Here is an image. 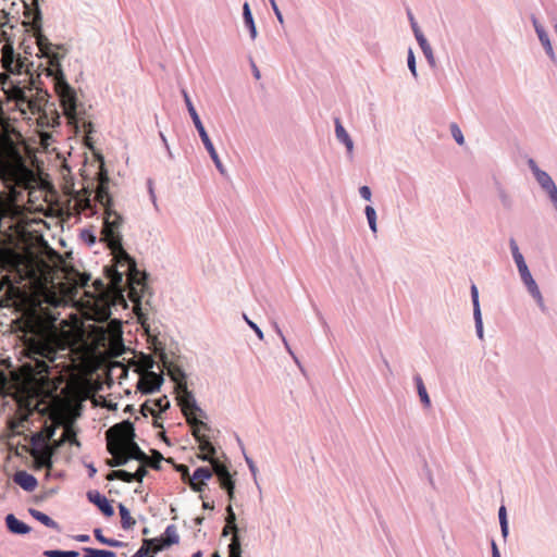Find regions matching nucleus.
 Masks as SVG:
<instances>
[{
	"label": "nucleus",
	"mask_w": 557,
	"mask_h": 557,
	"mask_svg": "<svg viewBox=\"0 0 557 557\" xmlns=\"http://www.w3.org/2000/svg\"><path fill=\"white\" fill-rule=\"evenodd\" d=\"M32 3L22 1L24 15L27 18L24 22L28 30L35 34L38 49L42 55L49 59L51 63V76L53 77L54 91L58 96L60 106L69 123L76 128H84L89 132L91 123L85 119L86 108L79 102L75 89L67 83L60 64V54L53 50V45L42 34V14L39 8V0H30Z\"/></svg>",
	"instance_id": "obj_1"
},
{
	"label": "nucleus",
	"mask_w": 557,
	"mask_h": 557,
	"mask_svg": "<svg viewBox=\"0 0 557 557\" xmlns=\"http://www.w3.org/2000/svg\"><path fill=\"white\" fill-rule=\"evenodd\" d=\"M114 435L119 440V448H114L115 454L119 449H123L128 460L145 462L148 459L147 454L141 450L135 442V428L129 420H123L109 429V436Z\"/></svg>",
	"instance_id": "obj_2"
},
{
	"label": "nucleus",
	"mask_w": 557,
	"mask_h": 557,
	"mask_svg": "<svg viewBox=\"0 0 557 557\" xmlns=\"http://www.w3.org/2000/svg\"><path fill=\"white\" fill-rule=\"evenodd\" d=\"M177 393L178 405L187 420L189 426L201 425L205 430H210V426L202 420L207 419V413L199 407L197 400L188 386L175 389Z\"/></svg>",
	"instance_id": "obj_3"
},
{
	"label": "nucleus",
	"mask_w": 557,
	"mask_h": 557,
	"mask_svg": "<svg viewBox=\"0 0 557 557\" xmlns=\"http://www.w3.org/2000/svg\"><path fill=\"white\" fill-rule=\"evenodd\" d=\"M182 95H183V98H184V102L186 104V108H187V111L193 120V123L200 136V139L206 148V150L208 151L210 158L212 159L216 170L219 171V173L223 176L226 175V169L224 168L223 163L221 162L220 160V157L194 107V103L188 95V92L186 91V89H182Z\"/></svg>",
	"instance_id": "obj_4"
},
{
	"label": "nucleus",
	"mask_w": 557,
	"mask_h": 557,
	"mask_svg": "<svg viewBox=\"0 0 557 557\" xmlns=\"http://www.w3.org/2000/svg\"><path fill=\"white\" fill-rule=\"evenodd\" d=\"M122 223L123 219L117 212L112 209L106 211L101 238L112 249H122L123 237L120 232Z\"/></svg>",
	"instance_id": "obj_5"
},
{
	"label": "nucleus",
	"mask_w": 557,
	"mask_h": 557,
	"mask_svg": "<svg viewBox=\"0 0 557 557\" xmlns=\"http://www.w3.org/2000/svg\"><path fill=\"white\" fill-rule=\"evenodd\" d=\"M48 92L37 89L34 85L16 86L14 89L15 101L18 106L27 107L32 112H38L47 102Z\"/></svg>",
	"instance_id": "obj_6"
},
{
	"label": "nucleus",
	"mask_w": 557,
	"mask_h": 557,
	"mask_svg": "<svg viewBox=\"0 0 557 557\" xmlns=\"http://www.w3.org/2000/svg\"><path fill=\"white\" fill-rule=\"evenodd\" d=\"M210 465L212 475H216L220 487L226 492L228 499L232 500L235 493V481L228 470V467L216 457L211 461Z\"/></svg>",
	"instance_id": "obj_7"
},
{
	"label": "nucleus",
	"mask_w": 557,
	"mask_h": 557,
	"mask_svg": "<svg viewBox=\"0 0 557 557\" xmlns=\"http://www.w3.org/2000/svg\"><path fill=\"white\" fill-rule=\"evenodd\" d=\"M225 522L230 528H233L235 534L231 539V543L228 544V557H242V544L238 535L239 529L236 523V515L233 510L232 505L226 507V518Z\"/></svg>",
	"instance_id": "obj_8"
},
{
	"label": "nucleus",
	"mask_w": 557,
	"mask_h": 557,
	"mask_svg": "<svg viewBox=\"0 0 557 557\" xmlns=\"http://www.w3.org/2000/svg\"><path fill=\"white\" fill-rule=\"evenodd\" d=\"M107 436V448L112 458L107 460V465L111 468L122 467L127 465L129 461L127 455H125L123 449H119L115 454L113 453L114 448H119V440L114 435L109 436V430L106 433Z\"/></svg>",
	"instance_id": "obj_9"
},
{
	"label": "nucleus",
	"mask_w": 557,
	"mask_h": 557,
	"mask_svg": "<svg viewBox=\"0 0 557 557\" xmlns=\"http://www.w3.org/2000/svg\"><path fill=\"white\" fill-rule=\"evenodd\" d=\"M164 382L163 375L152 370L139 381V389L143 394H152L160 389Z\"/></svg>",
	"instance_id": "obj_10"
},
{
	"label": "nucleus",
	"mask_w": 557,
	"mask_h": 557,
	"mask_svg": "<svg viewBox=\"0 0 557 557\" xmlns=\"http://www.w3.org/2000/svg\"><path fill=\"white\" fill-rule=\"evenodd\" d=\"M471 294V301L473 306V319H474V325H475V332L480 339H483L484 337V331H483V320H482V312L480 307V300H479V289L475 284L471 285L470 288Z\"/></svg>",
	"instance_id": "obj_11"
},
{
	"label": "nucleus",
	"mask_w": 557,
	"mask_h": 557,
	"mask_svg": "<svg viewBox=\"0 0 557 557\" xmlns=\"http://www.w3.org/2000/svg\"><path fill=\"white\" fill-rule=\"evenodd\" d=\"M87 499L97 506V508L102 512L106 517H112L114 515V508L112 507L109 499L102 495L100 492L92 490L87 492Z\"/></svg>",
	"instance_id": "obj_12"
},
{
	"label": "nucleus",
	"mask_w": 557,
	"mask_h": 557,
	"mask_svg": "<svg viewBox=\"0 0 557 557\" xmlns=\"http://www.w3.org/2000/svg\"><path fill=\"white\" fill-rule=\"evenodd\" d=\"M191 433L198 443L199 450L201 453H208L216 456V449L212 442L210 441L209 436L201 433V431H206L201 425L190 426Z\"/></svg>",
	"instance_id": "obj_13"
},
{
	"label": "nucleus",
	"mask_w": 557,
	"mask_h": 557,
	"mask_svg": "<svg viewBox=\"0 0 557 557\" xmlns=\"http://www.w3.org/2000/svg\"><path fill=\"white\" fill-rule=\"evenodd\" d=\"M334 124H335V136H336V139L346 147L347 157L349 159H352V154H354V140L351 139V137L349 136V134L347 133L345 127L343 126L342 121H341L339 117H335Z\"/></svg>",
	"instance_id": "obj_14"
},
{
	"label": "nucleus",
	"mask_w": 557,
	"mask_h": 557,
	"mask_svg": "<svg viewBox=\"0 0 557 557\" xmlns=\"http://www.w3.org/2000/svg\"><path fill=\"white\" fill-rule=\"evenodd\" d=\"M164 368L168 371V375L175 383V389L187 386V375L181 367L165 360Z\"/></svg>",
	"instance_id": "obj_15"
},
{
	"label": "nucleus",
	"mask_w": 557,
	"mask_h": 557,
	"mask_svg": "<svg viewBox=\"0 0 557 557\" xmlns=\"http://www.w3.org/2000/svg\"><path fill=\"white\" fill-rule=\"evenodd\" d=\"M8 531L16 535H25L30 532V527L17 519L13 513H8L4 518Z\"/></svg>",
	"instance_id": "obj_16"
},
{
	"label": "nucleus",
	"mask_w": 557,
	"mask_h": 557,
	"mask_svg": "<svg viewBox=\"0 0 557 557\" xmlns=\"http://www.w3.org/2000/svg\"><path fill=\"white\" fill-rule=\"evenodd\" d=\"M13 481L26 492H33L38 485L37 479L25 470L16 471Z\"/></svg>",
	"instance_id": "obj_17"
},
{
	"label": "nucleus",
	"mask_w": 557,
	"mask_h": 557,
	"mask_svg": "<svg viewBox=\"0 0 557 557\" xmlns=\"http://www.w3.org/2000/svg\"><path fill=\"white\" fill-rule=\"evenodd\" d=\"M37 354L45 360V370L50 372V363H54L58 359L57 349L51 345L45 344L37 348Z\"/></svg>",
	"instance_id": "obj_18"
},
{
	"label": "nucleus",
	"mask_w": 557,
	"mask_h": 557,
	"mask_svg": "<svg viewBox=\"0 0 557 557\" xmlns=\"http://www.w3.org/2000/svg\"><path fill=\"white\" fill-rule=\"evenodd\" d=\"M243 20H244L245 26L249 30L251 40H255L258 36V32H257L256 23H255L252 12H251V9H250V5L248 2H245L243 4Z\"/></svg>",
	"instance_id": "obj_19"
},
{
	"label": "nucleus",
	"mask_w": 557,
	"mask_h": 557,
	"mask_svg": "<svg viewBox=\"0 0 557 557\" xmlns=\"http://www.w3.org/2000/svg\"><path fill=\"white\" fill-rule=\"evenodd\" d=\"M534 177L537 184L547 195L557 189L555 182L546 171H537Z\"/></svg>",
	"instance_id": "obj_20"
},
{
	"label": "nucleus",
	"mask_w": 557,
	"mask_h": 557,
	"mask_svg": "<svg viewBox=\"0 0 557 557\" xmlns=\"http://www.w3.org/2000/svg\"><path fill=\"white\" fill-rule=\"evenodd\" d=\"M28 511H29V515L34 519H36L37 521L42 523L45 527L51 528L53 530H57L58 532L61 531L60 524L57 521H54L52 518H50L48 515H46L45 512L39 511L37 509H34V508H30Z\"/></svg>",
	"instance_id": "obj_21"
},
{
	"label": "nucleus",
	"mask_w": 557,
	"mask_h": 557,
	"mask_svg": "<svg viewBox=\"0 0 557 557\" xmlns=\"http://www.w3.org/2000/svg\"><path fill=\"white\" fill-rule=\"evenodd\" d=\"M413 382L416 384L417 392H418L420 401L422 403L423 407L424 408H430L431 407V399H430V396L428 394L426 387L424 385V382H423L421 375L417 373L413 376Z\"/></svg>",
	"instance_id": "obj_22"
},
{
	"label": "nucleus",
	"mask_w": 557,
	"mask_h": 557,
	"mask_svg": "<svg viewBox=\"0 0 557 557\" xmlns=\"http://www.w3.org/2000/svg\"><path fill=\"white\" fill-rule=\"evenodd\" d=\"M428 63L430 64L431 67H435L436 65V62H435V58H434V54H433V50L430 46V44L428 42L426 38L424 37V35H419L416 37Z\"/></svg>",
	"instance_id": "obj_23"
},
{
	"label": "nucleus",
	"mask_w": 557,
	"mask_h": 557,
	"mask_svg": "<svg viewBox=\"0 0 557 557\" xmlns=\"http://www.w3.org/2000/svg\"><path fill=\"white\" fill-rule=\"evenodd\" d=\"M107 480L113 481V480H121L126 483L136 482V478L134 475V472H129L123 469L120 470H112L107 474Z\"/></svg>",
	"instance_id": "obj_24"
},
{
	"label": "nucleus",
	"mask_w": 557,
	"mask_h": 557,
	"mask_svg": "<svg viewBox=\"0 0 557 557\" xmlns=\"http://www.w3.org/2000/svg\"><path fill=\"white\" fill-rule=\"evenodd\" d=\"M117 508L121 516V527L124 530H131L136 524V520L131 516L128 508L123 504H119Z\"/></svg>",
	"instance_id": "obj_25"
},
{
	"label": "nucleus",
	"mask_w": 557,
	"mask_h": 557,
	"mask_svg": "<svg viewBox=\"0 0 557 557\" xmlns=\"http://www.w3.org/2000/svg\"><path fill=\"white\" fill-rule=\"evenodd\" d=\"M94 535L99 543L110 547H125L127 545L125 542L106 537L102 533V530L99 528L94 529Z\"/></svg>",
	"instance_id": "obj_26"
},
{
	"label": "nucleus",
	"mask_w": 557,
	"mask_h": 557,
	"mask_svg": "<svg viewBox=\"0 0 557 557\" xmlns=\"http://www.w3.org/2000/svg\"><path fill=\"white\" fill-rule=\"evenodd\" d=\"M518 273H519L520 280H521L522 284L524 285V287L527 288V290L539 286L536 284L535 280L533 278L528 264L524 267H520L518 269Z\"/></svg>",
	"instance_id": "obj_27"
},
{
	"label": "nucleus",
	"mask_w": 557,
	"mask_h": 557,
	"mask_svg": "<svg viewBox=\"0 0 557 557\" xmlns=\"http://www.w3.org/2000/svg\"><path fill=\"white\" fill-rule=\"evenodd\" d=\"M509 248L512 256V259L517 265V269L520 267L527 265L525 259L523 255L521 253L519 246L513 237L509 238Z\"/></svg>",
	"instance_id": "obj_28"
},
{
	"label": "nucleus",
	"mask_w": 557,
	"mask_h": 557,
	"mask_svg": "<svg viewBox=\"0 0 557 557\" xmlns=\"http://www.w3.org/2000/svg\"><path fill=\"white\" fill-rule=\"evenodd\" d=\"M539 40L540 42L542 44L546 54L548 55V58L553 61V62H557V58H556V54H555V51H554V48H553V45L550 42V39H549V36L547 34V32H539Z\"/></svg>",
	"instance_id": "obj_29"
},
{
	"label": "nucleus",
	"mask_w": 557,
	"mask_h": 557,
	"mask_svg": "<svg viewBox=\"0 0 557 557\" xmlns=\"http://www.w3.org/2000/svg\"><path fill=\"white\" fill-rule=\"evenodd\" d=\"M163 537L165 540L163 547H170L174 544H177L180 542V536L176 527L174 524L168 525L165 528Z\"/></svg>",
	"instance_id": "obj_30"
},
{
	"label": "nucleus",
	"mask_w": 557,
	"mask_h": 557,
	"mask_svg": "<svg viewBox=\"0 0 557 557\" xmlns=\"http://www.w3.org/2000/svg\"><path fill=\"white\" fill-rule=\"evenodd\" d=\"M84 557H116V553L108 549L83 547Z\"/></svg>",
	"instance_id": "obj_31"
},
{
	"label": "nucleus",
	"mask_w": 557,
	"mask_h": 557,
	"mask_svg": "<svg viewBox=\"0 0 557 557\" xmlns=\"http://www.w3.org/2000/svg\"><path fill=\"white\" fill-rule=\"evenodd\" d=\"M498 520H499L502 536L504 537V540H506L509 534V523H508V518H507V510L504 505H502L498 509Z\"/></svg>",
	"instance_id": "obj_32"
},
{
	"label": "nucleus",
	"mask_w": 557,
	"mask_h": 557,
	"mask_svg": "<svg viewBox=\"0 0 557 557\" xmlns=\"http://www.w3.org/2000/svg\"><path fill=\"white\" fill-rule=\"evenodd\" d=\"M212 478V471L208 467H198L195 469L191 476H189V481H208Z\"/></svg>",
	"instance_id": "obj_33"
},
{
	"label": "nucleus",
	"mask_w": 557,
	"mask_h": 557,
	"mask_svg": "<svg viewBox=\"0 0 557 557\" xmlns=\"http://www.w3.org/2000/svg\"><path fill=\"white\" fill-rule=\"evenodd\" d=\"M364 214L368 220L369 227L373 234L377 233V223H376V211L372 206H366Z\"/></svg>",
	"instance_id": "obj_34"
},
{
	"label": "nucleus",
	"mask_w": 557,
	"mask_h": 557,
	"mask_svg": "<svg viewBox=\"0 0 557 557\" xmlns=\"http://www.w3.org/2000/svg\"><path fill=\"white\" fill-rule=\"evenodd\" d=\"M151 405L156 408V413L165 412L170 408V400L168 396L163 395L161 397L149 399Z\"/></svg>",
	"instance_id": "obj_35"
},
{
	"label": "nucleus",
	"mask_w": 557,
	"mask_h": 557,
	"mask_svg": "<svg viewBox=\"0 0 557 557\" xmlns=\"http://www.w3.org/2000/svg\"><path fill=\"white\" fill-rule=\"evenodd\" d=\"M42 555L45 557H78L79 553L77 550L47 549Z\"/></svg>",
	"instance_id": "obj_36"
},
{
	"label": "nucleus",
	"mask_w": 557,
	"mask_h": 557,
	"mask_svg": "<svg viewBox=\"0 0 557 557\" xmlns=\"http://www.w3.org/2000/svg\"><path fill=\"white\" fill-rule=\"evenodd\" d=\"M528 293L533 297L541 311L546 312L547 308L539 286L529 289Z\"/></svg>",
	"instance_id": "obj_37"
},
{
	"label": "nucleus",
	"mask_w": 557,
	"mask_h": 557,
	"mask_svg": "<svg viewBox=\"0 0 557 557\" xmlns=\"http://www.w3.org/2000/svg\"><path fill=\"white\" fill-rule=\"evenodd\" d=\"M449 129H450V134H451L453 138L455 139V141L458 145L462 146L465 144V137H463V134H462L460 127L458 126V124L455 122L450 123Z\"/></svg>",
	"instance_id": "obj_38"
},
{
	"label": "nucleus",
	"mask_w": 557,
	"mask_h": 557,
	"mask_svg": "<svg viewBox=\"0 0 557 557\" xmlns=\"http://www.w3.org/2000/svg\"><path fill=\"white\" fill-rule=\"evenodd\" d=\"M157 543V540H143L141 546L137 549V552L144 553L141 557H148L151 552H153L152 546Z\"/></svg>",
	"instance_id": "obj_39"
},
{
	"label": "nucleus",
	"mask_w": 557,
	"mask_h": 557,
	"mask_svg": "<svg viewBox=\"0 0 557 557\" xmlns=\"http://www.w3.org/2000/svg\"><path fill=\"white\" fill-rule=\"evenodd\" d=\"M407 65H408L409 71L411 72L412 76L414 78H417L418 77L417 62H416L414 53L411 48L408 50Z\"/></svg>",
	"instance_id": "obj_40"
},
{
	"label": "nucleus",
	"mask_w": 557,
	"mask_h": 557,
	"mask_svg": "<svg viewBox=\"0 0 557 557\" xmlns=\"http://www.w3.org/2000/svg\"><path fill=\"white\" fill-rule=\"evenodd\" d=\"M498 197L506 209H510L512 207V199L503 187H498Z\"/></svg>",
	"instance_id": "obj_41"
},
{
	"label": "nucleus",
	"mask_w": 557,
	"mask_h": 557,
	"mask_svg": "<svg viewBox=\"0 0 557 557\" xmlns=\"http://www.w3.org/2000/svg\"><path fill=\"white\" fill-rule=\"evenodd\" d=\"M81 238L88 246H92L96 243V235L94 234V232L91 230H88V228L82 230Z\"/></svg>",
	"instance_id": "obj_42"
},
{
	"label": "nucleus",
	"mask_w": 557,
	"mask_h": 557,
	"mask_svg": "<svg viewBox=\"0 0 557 557\" xmlns=\"http://www.w3.org/2000/svg\"><path fill=\"white\" fill-rule=\"evenodd\" d=\"M243 319L249 325V327L256 333L258 338L262 341L264 338L262 330L253 321H251L246 313H243Z\"/></svg>",
	"instance_id": "obj_43"
},
{
	"label": "nucleus",
	"mask_w": 557,
	"mask_h": 557,
	"mask_svg": "<svg viewBox=\"0 0 557 557\" xmlns=\"http://www.w3.org/2000/svg\"><path fill=\"white\" fill-rule=\"evenodd\" d=\"M186 484L195 492L202 493L207 487V483L201 481H186Z\"/></svg>",
	"instance_id": "obj_44"
},
{
	"label": "nucleus",
	"mask_w": 557,
	"mask_h": 557,
	"mask_svg": "<svg viewBox=\"0 0 557 557\" xmlns=\"http://www.w3.org/2000/svg\"><path fill=\"white\" fill-rule=\"evenodd\" d=\"M407 15H408V18H409L412 32L414 34V37H417L419 35H422L423 33L421 32V29H420L418 23L416 22L414 16H413V14L411 13L410 10H408Z\"/></svg>",
	"instance_id": "obj_45"
},
{
	"label": "nucleus",
	"mask_w": 557,
	"mask_h": 557,
	"mask_svg": "<svg viewBox=\"0 0 557 557\" xmlns=\"http://www.w3.org/2000/svg\"><path fill=\"white\" fill-rule=\"evenodd\" d=\"M273 326H274V330H275L276 334L281 337V339H282V342H283V344H284V347H285V349L287 350V352H288L289 355H293V352H294V351L292 350V348H290V346H289V344H288V342H287L286 337L284 336V334H283L282 330L280 329L278 324H277V323H274V324H273Z\"/></svg>",
	"instance_id": "obj_46"
},
{
	"label": "nucleus",
	"mask_w": 557,
	"mask_h": 557,
	"mask_svg": "<svg viewBox=\"0 0 557 557\" xmlns=\"http://www.w3.org/2000/svg\"><path fill=\"white\" fill-rule=\"evenodd\" d=\"M141 412L145 416H148V414H152V416H156V408L151 405L150 400H146L143 405H141Z\"/></svg>",
	"instance_id": "obj_47"
},
{
	"label": "nucleus",
	"mask_w": 557,
	"mask_h": 557,
	"mask_svg": "<svg viewBox=\"0 0 557 557\" xmlns=\"http://www.w3.org/2000/svg\"><path fill=\"white\" fill-rule=\"evenodd\" d=\"M176 470L181 473L183 481L186 483V481H189V469L186 465H177Z\"/></svg>",
	"instance_id": "obj_48"
},
{
	"label": "nucleus",
	"mask_w": 557,
	"mask_h": 557,
	"mask_svg": "<svg viewBox=\"0 0 557 557\" xmlns=\"http://www.w3.org/2000/svg\"><path fill=\"white\" fill-rule=\"evenodd\" d=\"M147 185H148V193H149V196H150V199H151V202L153 203L154 208L158 210V205H157V197H156V194H154V189H153V182L152 180H148L147 181Z\"/></svg>",
	"instance_id": "obj_49"
},
{
	"label": "nucleus",
	"mask_w": 557,
	"mask_h": 557,
	"mask_svg": "<svg viewBox=\"0 0 557 557\" xmlns=\"http://www.w3.org/2000/svg\"><path fill=\"white\" fill-rule=\"evenodd\" d=\"M65 432H66V436L71 434L72 437H73V440H71V442L69 444L72 445V446L79 447L81 446V442L77 440L75 429H73L72 426L71 428H66Z\"/></svg>",
	"instance_id": "obj_50"
},
{
	"label": "nucleus",
	"mask_w": 557,
	"mask_h": 557,
	"mask_svg": "<svg viewBox=\"0 0 557 557\" xmlns=\"http://www.w3.org/2000/svg\"><path fill=\"white\" fill-rule=\"evenodd\" d=\"M65 432H66V436L71 434L72 437H73V440H71V442L69 444L72 445V446L79 447L81 446V442L77 440L75 429H73L72 426L71 428H66Z\"/></svg>",
	"instance_id": "obj_51"
},
{
	"label": "nucleus",
	"mask_w": 557,
	"mask_h": 557,
	"mask_svg": "<svg viewBox=\"0 0 557 557\" xmlns=\"http://www.w3.org/2000/svg\"><path fill=\"white\" fill-rule=\"evenodd\" d=\"M270 4H271V8L277 18V21L283 24L284 23V18H283V14L282 12L280 11L277 4H276V1L275 0H269Z\"/></svg>",
	"instance_id": "obj_52"
},
{
	"label": "nucleus",
	"mask_w": 557,
	"mask_h": 557,
	"mask_svg": "<svg viewBox=\"0 0 557 557\" xmlns=\"http://www.w3.org/2000/svg\"><path fill=\"white\" fill-rule=\"evenodd\" d=\"M152 540H157V543L152 546V549H153L154 554H157L158 552H161V550L168 548V547H163V545L165 543V540H164L163 536L153 537Z\"/></svg>",
	"instance_id": "obj_53"
},
{
	"label": "nucleus",
	"mask_w": 557,
	"mask_h": 557,
	"mask_svg": "<svg viewBox=\"0 0 557 557\" xmlns=\"http://www.w3.org/2000/svg\"><path fill=\"white\" fill-rule=\"evenodd\" d=\"M152 540H157V543L152 546V549H153L154 554H157L158 552H161V550L168 548V547H163V545L165 543V540H164L163 536L153 537Z\"/></svg>",
	"instance_id": "obj_54"
},
{
	"label": "nucleus",
	"mask_w": 557,
	"mask_h": 557,
	"mask_svg": "<svg viewBox=\"0 0 557 557\" xmlns=\"http://www.w3.org/2000/svg\"><path fill=\"white\" fill-rule=\"evenodd\" d=\"M359 194H360V197L367 201H370L371 200V197H372V193H371V189L369 186H361L359 188Z\"/></svg>",
	"instance_id": "obj_55"
},
{
	"label": "nucleus",
	"mask_w": 557,
	"mask_h": 557,
	"mask_svg": "<svg viewBox=\"0 0 557 557\" xmlns=\"http://www.w3.org/2000/svg\"><path fill=\"white\" fill-rule=\"evenodd\" d=\"M148 471L144 466H139L137 470L134 472V475L136 478V482H141L143 479L147 475Z\"/></svg>",
	"instance_id": "obj_56"
},
{
	"label": "nucleus",
	"mask_w": 557,
	"mask_h": 557,
	"mask_svg": "<svg viewBox=\"0 0 557 557\" xmlns=\"http://www.w3.org/2000/svg\"><path fill=\"white\" fill-rule=\"evenodd\" d=\"M69 441L66 432L64 431L60 438L53 441L54 449L61 448Z\"/></svg>",
	"instance_id": "obj_57"
},
{
	"label": "nucleus",
	"mask_w": 557,
	"mask_h": 557,
	"mask_svg": "<svg viewBox=\"0 0 557 557\" xmlns=\"http://www.w3.org/2000/svg\"><path fill=\"white\" fill-rule=\"evenodd\" d=\"M531 22H532V25L534 27L536 35H539V32H545L544 26L539 22V20L536 18V16L534 14L531 15Z\"/></svg>",
	"instance_id": "obj_58"
},
{
	"label": "nucleus",
	"mask_w": 557,
	"mask_h": 557,
	"mask_svg": "<svg viewBox=\"0 0 557 557\" xmlns=\"http://www.w3.org/2000/svg\"><path fill=\"white\" fill-rule=\"evenodd\" d=\"M245 460H246V463L251 472V474L253 475V478L256 479V475H257V467L253 462V460L248 457L247 455H245Z\"/></svg>",
	"instance_id": "obj_59"
},
{
	"label": "nucleus",
	"mask_w": 557,
	"mask_h": 557,
	"mask_svg": "<svg viewBox=\"0 0 557 557\" xmlns=\"http://www.w3.org/2000/svg\"><path fill=\"white\" fill-rule=\"evenodd\" d=\"M216 456L215 455H212V454H208V453H201L198 455V458L202 461H207L209 463H211V461L215 458Z\"/></svg>",
	"instance_id": "obj_60"
},
{
	"label": "nucleus",
	"mask_w": 557,
	"mask_h": 557,
	"mask_svg": "<svg viewBox=\"0 0 557 557\" xmlns=\"http://www.w3.org/2000/svg\"><path fill=\"white\" fill-rule=\"evenodd\" d=\"M73 540L81 542V543H87L90 541V536L88 534H77L72 536Z\"/></svg>",
	"instance_id": "obj_61"
},
{
	"label": "nucleus",
	"mask_w": 557,
	"mask_h": 557,
	"mask_svg": "<svg viewBox=\"0 0 557 557\" xmlns=\"http://www.w3.org/2000/svg\"><path fill=\"white\" fill-rule=\"evenodd\" d=\"M528 165L534 176L537 171H542L533 159H529Z\"/></svg>",
	"instance_id": "obj_62"
},
{
	"label": "nucleus",
	"mask_w": 557,
	"mask_h": 557,
	"mask_svg": "<svg viewBox=\"0 0 557 557\" xmlns=\"http://www.w3.org/2000/svg\"><path fill=\"white\" fill-rule=\"evenodd\" d=\"M123 259H125V261L128 264L129 269L136 267L135 260L129 255H127L126 252H123Z\"/></svg>",
	"instance_id": "obj_63"
},
{
	"label": "nucleus",
	"mask_w": 557,
	"mask_h": 557,
	"mask_svg": "<svg viewBox=\"0 0 557 557\" xmlns=\"http://www.w3.org/2000/svg\"><path fill=\"white\" fill-rule=\"evenodd\" d=\"M554 208L557 210V189L547 195Z\"/></svg>",
	"instance_id": "obj_64"
}]
</instances>
